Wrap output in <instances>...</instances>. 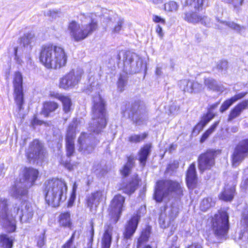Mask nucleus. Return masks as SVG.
Segmentation results:
<instances>
[{
    "label": "nucleus",
    "mask_w": 248,
    "mask_h": 248,
    "mask_svg": "<svg viewBox=\"0 0 248 248\" xmlns=\"http://www.w3.org/2000/svg\"><path fill=\"white\" fill-rule=\"evenodd\" d=\"M8 203L6 199H0V208L2 209L1 226L7 233L15 232L16 229V217L19 215V220L21 223L29 221L33 216L34 212L31 203H26L24 208L14 207L10 211L8 210Z\"/></svg>",
    "instance_id": "nucleus-1"
},
{
    "label": "nucleus",
    "mask_w": 248,
    "mask_h": 248,
    "mask_svg": "<svg viewBox=\"0 0 248 248\" xmlns=\"http://www.w3.org/2000/svg\"><path fill=\"white\" fill-rule=\"evenodd\" d=\"M68 60L64 48L53 43L43 45L39 50L40 63L48 70H58L66 66Z\"/></svg>",
    "instance_id": "nucleus-2"
},
{
    "label": "nucleus",
    "mask_w": 248,
    "mask_h": 248,
    "mask_svg": "<svg viewBox=\"0 0 248 248\" xmlns=\"http://www.w3.org/2000/svg\"><path fill=\"white\" fill-rule=\"evenodd\" d=\"M67 191V186L63 180L58 178L49 179L44 185L43 192L45 203L53 207H58L62 198Z\"/></svg>",
    "instance_id": "nucleus-3"
},
{
    "label": "nucleus",
    "mask_w": 248,
    "mask_h": 248,
    "mask_svg": "<svg viewBox=\"0 0 248 248\" xmlns=\"http://www.w3.org/2000/svg\"><path fill=\"white\" fill-rule=\"evenodd\" d=\"M184 191L182 181L171 179L159 180L155 184L154 198L157 202H162L164 197L170 194L181 198L184 195Z\"/></svg>",
    "instance_id": "nucleus-4"
},
{
    "label": "nucleus",
    "mask_w": 248,
    "mask_h": 248,
    "mask_svg": "<svg viewBox=\"0 0 248 248\" xmlns=\"http://www.w3.org/2000/svg\"><path fill=\"white\" fill-rule=\"evenodd\" d=\"M91 115L92 120L95 123V128L93 132L99 134L106 127L108 123L107 103L99 94L93 97Z\"/></svg>",
    "instance_id": "nucleus-5"
},
{
    "label": "nucleus",
    "mask_w": 248,
    "mask_h": 248,
    "mask_svg": "<svg viewBox=\"0 0 248 248\" xmlns=\"http://www.w3.org/2000/svg\"><path fill=\"white\" fill-rule=\"evenodd\" d=\"M98 29V22L94 19H92L89 23L82 26L74 20L69 21L67 25V30L71 39L76 42L85 40Z\"/></svg>",
    "instance_id": "nucleus-6"
},
{
    "label": "nucleus",
    "mask_w": 248,
    "mask_h": 248,
    "mask_svg": "<svg viewBox=\"0 0 248 248\" xmlns=\"http://www.w3.org/2000/svg\"><path fill=\"white\" fill-rule=\"evenodd\" d=\"M212 229L215 235L219 238H225L229 229V216L225 210H219L212 219Z\"/></svg>",
    "instance_id": "nucleus-7"
},
{
    "label": "nucleus",
    "mask_w": 248,
    "mask_h": 248,
    "mask_svg": "<svg viewBox=\"0 0 248 248\" xmlns=\"http://www.w3.org/2000/svg\"><path fill=\"white\" fill-rule=\"evenodd\" d=\"M125 201V198L119 193L115 195L110 201L108 215L111 223L116 224L120 220L124 210Z\"/></svg>",
    "instance_id": "nucleus-8"
},
{
    "label": "nucleus",
    "mask_w": 248,
    "mask_h": 248,
    "mask_svg": "<svg viewBox=\"0 0 248 248\" xmlns=\"http://www.w3.org/2000/svg\"><path fill=\"white\" fill-rule=\"evenodd\" d=\"M13 85L14 100L18 111H20L24 109L25 104L23 76L20 72L14 73Z\"/></svg>",
    "instance_id": "nucleus-9"
},
{
    "label": "nucleus",
    "mask_w": 248,
    "mask_h": 248,
    "mask_svg": "<svg viewBox=\"0 0 248 248\" xmlns=\"http://www.w3.org/2000/svg\"><path fill=\"white\" fill-rule=\"evenodd\" d=\"M46 155L47 151L43 143L38 139L30 142L25 151V156L29 162L43 160Z\"/></svg>",
    "instance_id": "nucleus-10"
},
{
    "label": "nucleus",
    "mask_w": 248,
    "mask_h": 248,
    "mask_svg": "<svg viewBox=\"0 0 248 248\" xmlns=\"http://www.w3.org/2000/svg\"><path fill=\"white\" fill-rule=\"evenodd\" d=\"M140 219L139 212L134 214L126 221L122 232L123 237L125 240H131L135 233Z\"/></svg>",
    "instance_id": "nucleus-11"
},
{
    "label": "nucleus",
    "mask_w": 248,
    "mask_h": 248,
    "mask_svg": "<svg viewBox=\"0 0 248 248\" xmlns=\"http://www.w3.org/2000/svg\"><path fill=\"white\" fill-rule=\"evenodd\" d=\"M248 156V139L240 141L234 148L232 155V165L237 167Z\"/></svg>",
    "instance_id": "nucleus-12"
},
{
    "label": "nucleus",
    "mask_w": 248,
    "mask_h": 248,
    "mask_svg": "<svg viewBox=\"0 0 248 248\" xmlns=\"http://www.w3.org/2000/svg\"><path fill=\"white\" fill-rule=\"evenodd\" d=\"M39 176L38 169L31 167H25L23 169L22 177L19 179V182L23 184L24 186L27 188H31L35 185Z\"/></svg>",
    "instance_id": "nucleus-13"
},
{
    "label": "nucleus",
    "mask_w": 248,
    "mask_h": 248,
    "mask_svg": "<svg viewBox=\"0 0 248 248\" xmlns=\"http://www.w3.org/2000/svg\"><path fill=\"white\" fill-rule=\"evenodd\" d=\"M77 124H69L65 135L66 155L68 157L72 156L75 152L74 140L76 136Z\"/></svg>",
    "instance_id": "nucleus-14"
},
{
    "label": "nucleus",
    "mask_w": 248,
    "mask_h": 248,
    "mask_svg": "<svg viewBox=\"0 0 248 248\" xmlns=\"http://www.w3.org/2000/svg\"><path fill=\"white\" fill-rule=\"evenodd\" d=\"M141 178L137 173L134 174L128 181H123L119 185V190L128 195H131L137 189L141 182Z\"/></svg>",
    "instance_id": "nucleus-15"
},
{
    "label": "nucleus",
    "mask_w": 248,
    "mask_h": 248,
    "mask_svg": "<svg viewBox=\"0 0 248 248\" xmlns=\"http://www.w3.org/2000/svg\"><path fill=\"white\" fill-rule=\"evenodd\" d=\"M79 81L73 71H71L60 78L58 86L59 88L67 90L73 88Z\"/></svg>",
    "instance_id": "nucleus-16"
},
{
    "label": "nucleus",
    "mask_w": 248,
    "mask_h": 248,
    "mask_svg": "<svg viewBox=\"0 0 248 248\" xmlns=\"http://www.w3.org/2000/svg\"><path fill=\"white\" fill-rule=\"evenodd\" d=\"M106 199V197H104L103 190H98L93 192L88 196L86 199V204L90 211H96L98 207L99 203L103 199Z\"/></svg>",
    "instance_id": "nucleus-17"
},
{
    "label": "nucleus",
    "mask_w": 248,
    "mask_h": 248,
    "mask_svg": "<svg viewBox=\"0 0 248 248\" xmlns=\"http://www.w3.org/2000/svg\"><path fill=\"white\" fill-rule=\"evenodd\" d=\"M185 181L188 189H193L197 186L198 177L194 163H191L188 166L186 172Z\"/></svg>",
    "instance_id": "nucleus-18"
},
{
    "label": "nucleus",
    "mask_w": 248,
    "mask_h": 248,
    "mask_svg": "<svg viewBox=\"0 0 248 248\" xmlns=\"http://www.w3.org/2000/svg\"><path fill=\"white\" fill-rule=\"evenodd\" d=\"M49 97L51 98H56L60 101L62 104V109L65 114L71 113L72 110V102L71 98L62 94L57 93H50Z\"/></svg>",
    "instance_id": "nucleus-19"
},
{
    "label": "nucleus",
    "mask_w": 248,
    "mask_h": 248,
    "mask_svg": "<svg viewBox=\"0 0 248 248\" xmlns=\"http://www.w3.org/2000/svg\"><path fill=\"white\" fill-rule=\"evenodd\" d=\"M60 108V105L54 100H46L43 102L40 113L45 117H48Z\"/></svg>",
    "instance_id": "nucleus-20"
},
{
    "label": "nucleus",
    "mask_w": 248,
    "mask_h": 248,
    "mask_svg": "<svg viewBox=\"0 0 248 248\" xmlns=\"http://www.w3.org/2000/svg\"><path fill=\"white\" fill-rule=\"evenodd\" d=\"M57 222L60 228H68L71 230L74 227L71 213L69 211L61 212L58 217Z\"/></svg>",
    "instance_id": "nucleus-21"
},
{
    "label": "nucleus",
    "mask_w": 248,
    "mask_h": 248,
    "mask_svg": "<svg viewBox=\"0 0 248 248\" xmlns=\"http://www.w3.org/2000/svg\"><path fill=\"white\" fill-rule=\"evenodd\" d=\"M113 227L111 224H106L101 239V248H110L112 240Z\"/></svg>",
    "instance_id": "nucleus-22"
},
{
    "label": "nucleus",
    "mask_w": 248,
    "mask_h": 248,
    "mask_svg": "<svg viewBox=\"0 0 248 248\" xmlns=\"http://www.w3.org/2000/svg\"><path fill=\"white\" fill-rule=\"evenodd\" d=\"M152 145L151 143L143 145L138 152V160L142 167L146 165V162L151 154Z\"/></svg>",
    "instance_id": "nucleus-23"
},
{
    "label": "nucleus",
    "mask_w": 248,
    "mask_h": 248,
    "mask_svg": "<svg viewBox=\"0 0 248 248\" xmlns=\"http://www.w3.org/2000/svg\"><path fill=\"white\" fill-rule=\"evenodd\" d=\"M88 137L87 134L85 132H82L80 133L78 140L79 144L78 150L79 152H83L87 154L92 153L95 148L96 145L95 144H88L86 146H84V144Z\"/></svg>",
    "instance_id": "nucleus-24"
},
{
    "label": "nucleus",
    "mask_w": 248,
    "mask_h": 248,
    "mask_svg": "<svg viewBox=\"0 0 248 248\" xmlns=\"http://www.w3.org/2000/svg\"><path fill=\"white\" fill-rule=\"evenodd\" d=\"M215 152L209 150L202 155V170L210 168L214 164Z\"/></svg>",
    "instance_id": "nucleus-25"
},
{
    "label": "nucleus",
    "mask_w": 248,
    "mask_h": 248,
    "mask_svg": "<svg viewBox=\"0 0 248 248\" xmlns=\"http://www.w3.org/2000/svg\"><path fill=\"white\" fill-rule=\"evenodd\" d=\"M140 104L138 102L133 103L131 107L128 109V112L127 114V117L128 119L133 121V123L136 124H140L142 122V119L141 117L139 115H137L135 118L134 116L137 114V110L136 108V106L139 107Z\"/></svg>",
    "instance_id": "nucleus-26"
},
{
    "label": "nucleus",
    "mask_w": 248,
    "mask_h": 248,
    "mask_svg": "<svg viewBox=\"0 0 248 248\" xmlns=\"http://www.w3.org/2000/svg\"><path fill=\"white\" fill-rule=\"evenodd\" d=\"M235 191V188L234 186L227 185L224 188V190L220 194L219 199L226 202H230L233 198Z\"/></svg>",
    "instance_id": "nucleus-27"
},
{
    "label": "nucleus",
    "mask_w": 248,
    "mask_h": 248,
    "mask_svg": "<svg viewBox=\"0 0 248 248\" xmlns=\"http://www.w3.org/2000/svg\"><path fill=\"white\" fill-rule=\"evenodd\" d=\"M247 93H238L234 96L231 97L230 99H227L225 101L220 108V111L223 112L226 110L233 103L237 100L243 98L246 94Z\"/></svg>",
    "instance_id": "nucleus-28"
},
{
    "label": "nucleus",
    "mask_w": 248,
    "mask_h": 248,
    "mask_svg": "<svg viewBox=\"0 0 248 248\" xmlns=\"http://www.w3.org/2000/svg\"><path fill=\"white\" fill-rule=\"evenodd\" d=\"M204 84L210 90L222 93L225 90V88L221 84H219L214 79L208 78L204 79Z\"/></svg>",
    "instance_id": "nucleus-29"
},
{
    "label": "nucleus",
    "mask_w": 248,
    "mask_h": 248,
    "mask_svg": "<svg viewBox=\"0 0 248 248\" xmlns=\"http://www.w3.org/2000/svg\"><path fill=\"white\" fill-rule=\"evenodd\" d=\"M148 137V133L147 132H144L138 134H132L130 135L127 140L130 143H139L144 141Z\"/></svg>",
    "instance_id": "nucleus-30"
},
{
    "label": "nucleus",
    "mask_w": 248,
    "mask_h": 248,
    "mask_svg": "<svg viewBox=\"0 0 248 248\" xmlns=\"http://www.w3.org/2000/svg\"><path fill=\"white\" fill-rule=\"evenodd\" d=\"M217 19L238 33H242L245 31L246 28L244 26H241L233 21H220L218 18H217Z\"/></svg>",
    "instance_id": "nucleus-31"
},
{
    "label": "nucleus",
    "mask_w": 248,
    "mask_h": 248,
    "mask_svg": "<svg viewBox=\"0 0 248 248\" xmlns=\"http://www.w3.org/2000/svg\"><path fill=\"white\" fill-rule=\"evenodd\" d=\"M14 240L6 234H0V246L3 248H12Z\"/></svg>",
    "instance_id": "nucleus-32"
},
{
    "label": "nucleus",
    "mask_w": 248,
    "mask_h": 248,
    "mask_svg": "<svg viewBox=\"0 0 248 248\" xmlns=\"http://www.w3.org/2000/svg\"><path fill=\"white\" fill-rule=\"evenodd\" d=\"M248 238V228L245 226H241V230L238 232H236L234 239L236 241L241 240H246Z\"/></svg>",
    "instance_id": "nucleus-33"
},
{
    "label": "nucleus",
    "mask_w": 248,
    "mask_h": 248,
    "mask_svg": "<svg viewBox=\"0 0 248 248\" xmlns=\"http://www.w3.org/2000/svg\"><path fill=\"white\" fill-rule=\"evenodd\" d=\"M77 231H74L70 237L62 246V248H76L74 245Z\"/></svg>",
    "instance_id": "nucleus-34"
},
{
    "label": "nucleus",
    "mask_w": 248,
    "mask_h": 248,
    "mask_svg": "<svg viewBox=\"0 0 248 248\" xmlns=\"http://www.w3.org/2000/svg\"><path fill=\"white\" fill-rule=\"evenodd\" d=\"M185 15L184 19L188 22L197 23L200 20V17L194 12H186Z\"/></svg>",
    "instance_id": "nucleus-35"
},
{
    "label": "nucleus",
    "mask_w": 248,
    "mask_h": 248,
    "mask_svg": "<svg viewBox=\"0 0 248 248\" xmlns=\"http://www.w3.org/2000/svg\"><path fill=\"white\" fill-rule=\"evenodd\" d=\"M219 121H217L211 126V127L202 134V142L206 140L215 130L218 125Z\"/></svg>",
    "instance_id": "nucleus-36"
},
{
    "label": "nucleus",
    "mask_w": 248,
    "mask_h": 248,
    "mask_svg": "<svg viewBox=\"0 0 248 248\" xmlns=\"http://www.w3.org/2000/svg\"><path fill=\"white\" fill-rule=\"evenodd\" d=\"M242 111L235 106L233 109L231 110L229 115L228 121L231 122L234 119L239 116Z\"/></svg>",
    "instance_id": "nucleus-37"
},
{
    "label": "nucleus",
    "mask_w": 248,
    "mask_h": 248,
    "mask_svg": "<svg viewBox=\"0 0 248 248\" xmlns=\"http://www.w3.org/2000/svg\"><path fill=\"white\" fill-rule=\"evenodd\" d=\"M178 5L177 3L173 1H169L165 4L164 9L168 12H173L176 11L178 9Z\"/></svg>",
    "instance_id": "nucleus-38"
},
{
    "label": "nucleus",
    "mask_w": 248,
    "mask_h": 248,
    "mask_svg": "<svg viewBox=\"0 0 248 248\" xmlns=\"http://www.w3.org/2000/svg\"><path fill=\"white\" fill-rule=\"evenodd\" d=\"M214 204V202L211 197H207L202 200V211H206Z\"/></svg>",
    "instance_id": "nucleus-39"
},
{
    "label": "nucleus",
    "mask_w": 248,
    "mask_h": 248,
    "mask_svg": "<svg viewBox=\"0 0 248 248\" xmlns=\"http://www.w3.org/2000/svg\"><path fill=\"white\" fill-rule=\"evenodd\" d=\"M132 169L131 166L124 165L120 170V173L123 177H126L130 173Z\"/></svg>",
    "instance_id": "nucleus-40"
},
{
    "label": "nucleus",
    "mask_w": 248,
    "mask_h": 248,
    "mask_svg": "<svg viewBox=\"0 0 248 248\" xmlns=\"http://www.w3.org/2000/svg\"><path fill=\"white\" fill-rule=\"evenodd\" d=\"M222 1L228 4H231L234 9L241 7L244 2V0H222Z\"/></svg>",
    "instance_id": "nucleus-41"
},
{
    "label": "nucleus",
    "mask_w": 248,
    "mask_h": 248,
    "mask_svg": "<svg viewBox=\"0 0 248 248\" xmlns=\"http://www.w3.org/2000/svg\"><path fill=\"white\" fill-rule=\"evenodd\" d=\"M45 123L46 122L43 120H39L36 115L33 116V117L31 121V124L32 127H35L37 125H41Z\"/></svg>",
    "instance_id": "nucleus-42"
},
{
    "label": "nucleus",
    "mask_w": 248,
    "mask_h": 248,
    "mask_svg": "<svg viewBox=\"0 0 248 248\" xmlns=\"http://www.w3.org/2000/svg\"><path fill=\"white\" fill-rule=\"evenodd\" d=\"M215 116V115L212 111H208L206 116L204 118H202V127L210 121Z\"/></svg>",
    "instance_id": "nucleus-43"
},
{
    "label": "nucleus",
    "mask_w": 248,
    "mask_h": 248,
    "mask_svg": "<svg viewBox=\"0 0 248 248\" xmlns=\"http://www.w3.org/2000/svg\"><path fill=\"white\" fill-rule=\"evenodd\" d=\"M124 23V20L123 19H119L117 22L116 24L114 26L112 29V31L113 33L119 32L122 28V26Z\"/></svg>",
    "instance_id": "nucleus-44"
},
{
    "label": "nucleus",
    "mask_w": 248,
    "mask_h": 248,
    "mask_svg": "<svg viewBox=\"0 0 248 248\" xmlns=\"http://www.w3.org/2000/svg\"><path fill=\"white\" fill-rule=\"evenodd\" d=\"M179 167V163L178 162L170 163L166 170L167 172H172L175 170Z\"/></svg>",
    "instance_id": "nucleus-45"
},
{
    "label": "nucleus",
    "mask_w": 248,
    "mask_h": 248,
    "mask_svg": "<svg viewBox=\"0 0 248 248\" xmlns=\"http://www.w3.org/2000/svg\"><path fill=\"white\" fill-rule=\"evenodd\" d=\"M76 189H73L70 194L69 199L67 202L68 207H71L73 205L76 199Z\"/></svg>",
    "instance_id": "nucleus-46"
},
{
    "label": "nucleus",
    "mask_w": 248,
    "mask_h": 248,
    "mask_svg": "<svg viewBox=\"0 0 248 248\" xmlns=\"http://www.w3.org/2000/svg\"><path fill=\"white\" fill-rule=\"evenodd\" d=\"M13 189L14 191V195L17 198H20V197L28 194V190L27 189L24 190L22 192L20 193L19 191L17 189L16 186V185L13 186Z\"/></svg>",
    "instance_id": "nucleus-47"
},
{
    "label": "nucleus",
    "mask_w": 248,
    "mask_h": 248,
    "mask_svg": "<svg viewBox=\"0 0 248 248\" xmlns=\"http://www.w3.org/2000/svg\"><path fill=\"white\" fill-rule=\"evenodd\" d=\"M241 224L248 228V210L245 211L243 214Z\"/></svg>",
    "instance_id": "nucleus-48"
},
{
    "label": "nucleus",
    "mask_w": 248,
    "mask_h": 248,
    "mask_svg": "<svg viewBox=\"0 0 248 248\" xmlns=\"http://www.w3.org/2000/svg\"><path fill=\"white\" fill-rule=\"evenodd\" d=\"M242 112L248 108V99L245 100L236 106Z\"/></svg>",
    "instance_id": "nucleus-49"
},
{
    "label": "nucleus",
    "mask_w": 248,
    "mask_h": 248,
    "mask_svg": "<svg viewBox=\"0 0 248 248\" xmlns=\"http://www.w3.org/2000/svg\"><path fill=\"white\" fill-rule=\"evenodd\" d=\"M126 158L127 162L124 165H127L129 166H131V168H132L135 165L134 157L131 155H129L126 156Z\"/></svg>",
    "instance_id": "nucleus-50"
},
{
    "label": "nucleus",
    "mask_w": 248,
    "mask_h": 248,
    "mask_svg": "<svg viewBox=\"0 0 248 248\" xmlns=\"http://www.w3.org/2000/svg\"><path fill=\"white\" fill-rule=\"evenodd\" d=\"M153 21L155 23H161L163 24H165L166 23V21L165 19L161 17L160 16L157 15H154L153 17Z\"/></svg>",
    "instance_id": "nucleus-51"
},
{
    "label": "nucleus",
    "mask_w": 248,
    "mask_h": 248,
    "mask_svg": "<svg viewBox=\"0 0 248 248\" xmlns=\"http://www.w3.org/2000/svg\"><path fill=\"white\" fill-rule=\"evenodd\" d=\"M218 68L221 70H226L228 68V62L226 61H222L220 62L217 65Z\"/></svg>",
    "instance_id": "nucleus-52"
},
{
    "label": "nucleus",
    "mask_w": 248,
    "mask_h": 248,
    "mask_svg": "<svg viewBox=\"0 0 248 248\" xmlns=\"http://www.w3.org/2000/svg\"><path fill=\"white\" fill-rule=\"evenodd\" d=\"M155 31L158 34L159 36L162 37L163 36V33L162 31V28L159 25H157L155 28Z\"/></svg>",
    "instance_id": "nucleus-53"
},
{
    "label": "nucleus",
    "mask_w": 248,
    "mask_h": 248,
    "mask_svg": "<svg viewBox=\"0 0 248 248\" xmlns=\"http://www.w3.org/2000/svg\"><path fill=\"white\" fill-rule=\"evenodd\" d=\"M63 166L69 170H71L73 169V165L69 161L63 162Z\"/></svg>",
    "instance_id": "nucleus-54"
},
{
    "label": "nucleus",
    "mask_w": 248,
    "mask_h": 248,
    "mask_svg": "<svg viewBox=\"0 0 248 248\" xmlns=\"http://www.w3.org/2000/svg\"><path fill=\"white\" fill-rule=\"evenodd\" d=\"M186 248H202L201 245L198 243H192L188 245Z\"/></svg>",
    "instance_id": "nucleus-55"
},
{
    "label": "nucleus",
    "mask_w": 248,
    "mask_h": 248,
    "mask_svg": "<svg viewBox=\"0 0 248 248\" xmlns=\"http://www.w3.org/2000/svg\"><path fill=\"white\" fill-rule=\"evenodd\" d=\"M34 36L30 33H28L27 34H25L24 36V38L26 40H31V39Z\"/></svg>",
    "instance_id": "nucleus-56"
},
{
    "label": "nucleus",
    "mask_w": 248,
    "mask_h": 248,
    "mask_svg": "<svg viewBox=\"0 0 248 248\" xmlns=\"http://www.w3.org/2000/svg\"><path fill=\"white\" fill-rule=\"evenodd\" d=\"M176 145H174L173 144H171L169 145V151L170 152H172V151L174 150L176 148Z\"/></svg>",
    "instance_id": "nucleus-57"
},
{
    "label": "nucleus",
    "mask_w": 248,
    "mask_h": 248,
    "mask_svg": "<svg viewBox=\"0 0 248 248\" xmlns=\"http://www.w3.org/2000/svg\"><path fill=\"white\" fill-rule=\"evenodd\" d=\"M218 104H219L218 103H217L216 104L212 105L210 107V108H209V111H211L212 110H213V109H215V108H216L217 107V106L218 105Z\"/></svg>",
    "instance_id": "nucleus-58"
},
{
    "label": "nucleus",
    "mask_w": 248,
    "mask_h": 248,
    "mask_svg": "<svg viewBox=\"0 0 248 248\" xmlns=\"http://www.w3.org/2000/svg\"><path fill=\"white\" fill-rule=\"evenodd\" d=\"M209 5V0H202V6H208Z\"/></svg>",
    "instance_id": "nucleus-59"
},
{
    "label": "nucleus",
    "mask_w": 248,
    "mask_h": 248,
    "mask_svg": "<svg viewBox=\"0 0 248 248\" xmlns=\"http://www.w3.org/2000/svg\"><path fill=\"white\" fill-rule=\"evenodd\" d=\"M238 130V128L237 126H233L231 128V131L233 133H235L237 132Z\"/></svg>",
    "instance_id": "nucleus-60"
},
{
    "label": "nucleus",
    "mask_w": 248,
    "mask_h": 248,
    "mask_svg": "<svg viewBox=\"0 0 248 248\" xmlns=\"http://www.w3.org/2000/svg\"><path fill=\"white\" fill-rule=\"evenodd\" d=\"M150 1L155 4H157L161 1V0H150Z\"/></svg>",
    "instance_id": "nucleus-61"
},
{
    "label": "nucleus",
    "mask_w": 248,
    "mask_h": 248,
    "mask_svg": "<svg viewBox=\"0 0 248 248\" xmlns=\"http://www.w3.org/2000/svg\"><path fill=\"white\" fill-rule=\"evenodd\" d=\"M127 110H128L127 109H124L122 110V114L123 117H125L126 116V112H127Z\"/></svg>",
    "instance_id": "nucleus-62"
},
{
    "label": "nucleus",
    "mask_w": 248,
    "mask_h": 248,
    "mask_svg": "<svg viewBox=\"0 0 248 248\" xmlns=\"http://www.w3.org/2000/svg\"><path fill=\"white\" fill-rule=\"evenodd\" d=\"M246 185L247 186V187H248V179L246 180L245 182Z\"/></svg>",
    "instance_id": "nucleus-63"
},
{
    "label": "nucleus",
    "mask_w": 248,
    "mask_h": 248,
    "mask_svg": "<svg viewBox=\"0 0 248 248\" xmlns=\"http://www.w3.org/2000/svg\"><path fill=\"white\" fill-rule=\"evenodd\" d=\"M201 3L200 4H198V6L195 5L194 7L196 9H198L201 6Z\"/></svg>",
    "instance_id": "nucleus-64"
}]
</instances>
